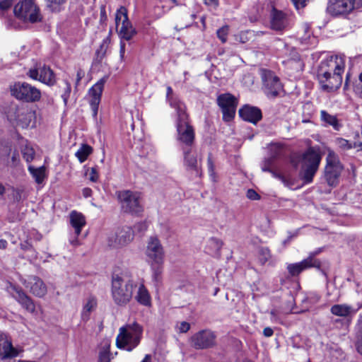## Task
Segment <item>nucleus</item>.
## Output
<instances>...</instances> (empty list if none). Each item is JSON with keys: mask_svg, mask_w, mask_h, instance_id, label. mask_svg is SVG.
<instances>
[{"mask_svg": "<svg viewBox=\"0 0 362 362\" xmlns=\"http://www.w3.org/2000/svg\"><path fill=\"white\" fill-rule=\"evenodd\" d=\"M107 78L105 77L100 79L88 90L87 94L88 101L94 118H96L98 115V106L101 100V96Z\"/></svg>", "mask_w": 362, "mask_h": 362, "instance_id": "f3484780", "label": "nucleus"}, {"mask_svg": "<svg viewBox=\"0 0 362 362\" xmlns=\"http://www.w3.org/2000/svg\"><path fill=\"white\" fill-rule=\"evenodd\" d=\"M274 158L269 157L264 159L262 164V170L264 172H272V166L273 165Z\"/></svg>", "mask_w": 362, "mask_h": 362, "instance_id": "de8ad7c7", "label": "nucleus"}, {"mask_svg": "<svg viewBox=\"0 0 362 362\" xmlns=\"http://www.w3.org/2000/svg\"><path fill=\"white\" fill-rule=\"evenodd\" d=\"M87 175H88V179L93 182L98 181L99 175L96 168L93 167L87 170Z\"/></svg>", "mask_w": 362, "mask_h": 362, "instance_id": "09e8293b", "label": "nucleus"}, {"mask_svg": "<svg viewBox=\"0 0 362 362\" xmlns=\"http://www.w3.org/2000/svg\"><path fill=\"white\" fill-rule=\"evenodd\" d=\"M110 44V37L109 36L106 37L105 39L103 40L100 47L96 51V54L98 58H100V59H102L105 57L107 49L109 48Z\"/></svg>", "mask_w": 362, "mask_h": 362, "instance_id": "e433bc0d", "label": "nucleus"}, {"mask_svg": "<svg viewBox=\"0 0 362 362\" xmlns=\"http://www.w3.org/2000/svg\"><path fill=\"white\" fill-rule=\"evenodd\" d=\"M217 103L223 112V120L230 121L235 115L238 105L237 98L230 93H223L218 96Z\"/></svg>", "mask_w": 362, "mask_h": 362, "instance_id": "4468645a", "label": "nucleus"}, {"mask_svg": "<svg viewBox=\"0 0 362 362\" xmlns=\"http://www.w3.org/2000/svg\"><path fill=\"white\" fill-rule=\"evenodd\" d=\"M320 118L323 122L332 126L335 130L339 129L341 125L335 115H329L325 110H321Z\"/></svg>", "mask_w": 362, "mask_h": 362, "instance_id": "473e14b6", "label": "nucleus"}, {"mask_svg": "<svg viewBox=\"0 0 362 362\" xmlns=\"http://www.w3.org/2000/svg\"><path fill=\"white\" fill-rule=\"evenodd\" d=\"M271 28L276 31H282L288 26V19L281 11L273 8L271 14Z\"/></svg>", "mask_w": 362, "mask_h": 362, "instance_id": "a878e982", "label": "nucleus"}, {"mask_svg": "<svg viewBox=\"0 0 362 362\" xmlns=\"http://www.w3.org/2000/svg\"><path fill=\"white\" fill-rule=\"evenodd\" d=\"M291 1L293 3V4L296 6V8L297 9H299V8L305 7L306 4H307V2L309 0H291Z\"/></svg>", "mask_w": 362, "mask_h": 362, "instance_id": "13d9d810", "label": "nucleus"}, {"mask_svg": "<svg viewBox=\"0 0 362 362\" xmlns=\"http://www.w3.org/2000/svg\"><path fill=\"white\" fill-rule=\"evenodd\" d=\"M47 3V6L52 9L55 8V6H59L64 4L66 0H45Z\"/></svg>", "mask_w": 362, "mask_h": 362, "instance_id": "864d4df0", "label": "nucleus"}, {"mask_svg": "<svg viewBox=\"0 0 362 362\" xmlns=\"http://www.w3.org/2000/svg\"><path fill=\"white\" fill-rule=\"evenodd\" d=\"M125 53V44L124 42H120V49H119V54L121 59H123Z\"/></svg>", "mask_w": 362, "mask_h": 362, "instance_id": "e2e57ef3", "label": "nucleus"}, {"mask_svg": "<svg viewBox=\"0 0 362 362\" xmlns=\"http://www.w3.org/2000/svg\"><path fill=\"white\" fill-rule=\"evenodd\" d=\"M274 334V332H273V329L270 327H265L264 329H263V334L266 337H272Z\"/></svg>", "mask_w": 362, "mask_h": 362, "instance_id": "052dcab7", "label": "nucleus"}, {"mask_svg": "<svg viewBox=\"0 0 362 362\" xmlns=\"http://www.w3.org/2000/svg\"><path fill=\"white\" fill-rule=\"evenodd\" d=\"M11 0H2L0 1V9L1 11H6L12 6Z\"/></svg>", "mask_w": 362, "mask_h": 362, "instance_id": "603ef678", "label": "nucleus"}, {"mask_svg": "<svg viewBox=\"0 0 362 362\" xmlns=\"http://www.w3.org/2000/svg\"><path fill=\"white\" fill-rule=\"evenodd\" d=\"M97 307V300L95 297L90 296L87 299V301L83 305L81 313V317L83 320L87 321L89 319L90 313L93 311Z\"/></svg>", "mask_w": 362, "mask_h": 362, "instance_id": "2f4dec72", "label": "nucleus"}, {"mask_svg": "<svg viewBox=\"0 0 362 362\" xmlns=\"http://www.w3.org/2000/svg\"><path fill=\"white\" fill-rule=\"evenodd\" d=\"M135 291V300L142 305L150 306L151 304V298L144 284L136 281V288Z\"/></svg>", "mask_w": 362, "mask_h": 362, "instance_id": "c85d7f7f", "label": "nucleus"}, {"mask_svg": "<svg viewBox=\"0 0 362 362\" xmlns=\"http://www.w3.org/2000/svg\"><path fill=\"white\" fill-rule=\"evenodd\" d=\"M134 239V232L129 227L125 226L117 230L115 234L110 238V245L122 247L129 244Z\"/></svg>", "mask_w": 362, "mask_h": 362, "instance_id": "4be33fe9", "label": "nucleus"}, {"mask_svg": "<svg viewBox=\"0 0 362 362\" xmlns=\"http://www.w3.org/2000/svg\"><path fill=\"white\" fill-rule=\"evenodd\" d=\"M7 246V242L5 240H0V249H5Z\"/></svg>", "mask_w": 362, "mask_h": 362, "instance_id": "338daca9", "label": "nucleus"}, {"mask_svg": "<svg viewBox=\"0 0 362 362\" xmlns=\"http://www.w3.org/2000/svg\"><path fill=\"white\" fill-rule=\"evenodd\" d=\"M27 75L32 79L39 81L49 86L56 83V76L54 71L46 65H40L35 68L30 69Z\"/></svg>", "mask_w": 362, "mask_h": 362, "instance_id": "dca6fc26", "label": "nucleus"}, {"mask_svg": "<svg viewBox=\"0 0 362 362\" xmlns=\"http://www.w3.org/2000/svg\"><path fill=\"white\" fill-rule=\"evenodd\" d=\"M264 93L269 98L276 97L282 89L279 78L270 71H264L262 74Z\"/></svg>", "mask_w": 362, "mask_h": 362, "instance_id": "6ab92c4d", "label": "nucleus"}, {"mask_svg": "<svg viewBox=\"0 0 362 362\" xmlns=\"http://www.w3.org/2000/svg\"><path fill=\"white\" fill-rule=\"evenodd\" d=\"M84 76H85V71L81 68L78 69V70L76 71V83H75L76 88L78 86L81 80Z\"/></svg>", "mask_w": 362, "mask_h": 362, "instance_id": "6e6d98bb", "label": "nucleus"}, {"mask_svg": "<svg viewBox=\"0 0 362 362\" xmlns=\"http://www.w3.org/2000/svg\"><path fill=\"white\" fill-rule=\"evenodd\" d=\"M269 151L271 156L273 158H276L279 156L283 151V146L280 144H274L270 146Z\"/></svg>", "mask_w": 362, "mask_h": 362, "instance_id": "37998d69", "label": "nucleus"}, {"mask_svg": "<svg viewBox=\"0 0 362 362\" xmlns=\"http://www.w3.org/2000/svg\"><path fill=\"white\" fill-rule=\"evenodd\" d=\"M239 115L243 120L254 124H256L262 118L261 110L249 105H245L239 110Z\"/></svg>", "mask_w": 362, "mask_h": 362, "instance_id": "393cba45", "label": "nucleus"}, {"mask_svg": "<svg viewBox=\"0 0 362 362\" xmlns=\"http://www.w3.org/2000/svg\"><path fill=\"white\" fill-rule=\"evenodd\" d=\"M10 90L13 97L27 103H35L41 98L40 90L26 82H16Z\"/></svg>", "mask_w": 362, "mask_h": 362, "instance_id": "0eeeda50", "label": "nucleus"}, {"mask_svg": "<svg viewBox=\"0 0 362 362\" xmlns=\"http://www.w3.org/2000/svg\"><path fill=\"white\" fill-rule=\"evenodd\" d=\"M355 0H329L327 10L332 16L349 13L354 9Z\"/></svg>", "mask_w": 362, "mask_h": 362, "instance_id": "aec40b11", "label": "nucleus"}, {"mask_svg": "<svg viewBox=\"0 0 362 362\" xmlns=\"http://www.w3.org/2000/svg\"><path fill=\"white\" fill-rule=\"evenodd\" d=\"M62 93L61 96L63 99L64 104L66 105L71 90V84L67 80H64L63 86L62 87Z\"/></svg>", "mask_w": 362, "mask_h": 362, "instance_id": "4c0bfd02", "label": "nucleus"}, {"mask_svg": "<svg viewBox=\"0 0 362 362\" xmlns=\"http://www.w3.org/2000/svg\"><path fill=\"white\" fill-rule=\"evenodd\" d=\"M190 329V325L189 323L187 322H180V325L178 326V329L180 332L181 333H185Z\"/></svg>", "mask_w": 362, "mask_h": 362, "instance_id": "4d7b16f0", "label": "nucleus"}, {"mask_svg": "<svg viewBox=\"0 0 362 362\" xmlns=\"http://www.w3.org/2000/svg\"><path fill=\"white\" fill-rule=\"evenodd\" d=\"M361 308L362 303H358L356 308L347 304H335L331 307L330 312L338 317H349L355 315Z\"/></svg>", "mask_w": 362, "mask_h": 362, "instance_id": "bb28decb", "label": "nucleus"}, {"mask_svg": "<svg viewBox=\"0 0 362 362\" xmlns=\"http://www.w3.org/2000/svg\"><path fill=\"white\" fill-rule=\"evenodd\" d=\"M206 5L216 8L218 6V0H204Z\"/></svg>", "mask_w": 362, "mask_h": 362, "instance_id": "bf43d9fd", "label": "nucleus"}, {"mask_svg": "<svg viewBox=\"0 0 362 362\" xmlns=\"http://www.w3.org/2000/svg\"><path fill=\"white\" fill-rule=\"evenodd\" d=\"M207 166L209 175L213 176L214 174V165L211 158V155H209L207 158Z\"/></svg>", "mask_w": 362, "mask_h": 362, "instance_id": "5fc2aeb1", "label": "nucleus"}, {"mask_svg": "<svg viewBox=\"0 0 362 362\" xmlns=\"http://www.w3.org/2000/svg\"><path fill=\"white\" fill-rule=\"evenodd\" d=\"M177 141L181 147L194 145L195 132L189 124L186 110L177 112Z\"/></svg>", "mask_w": 362, "mask_h": 362, "instance_id": "39448f33", "label": "nucleus"}, {"mask_svg": "<svg viewBox=\"0 0 362 362\" xmlns=\"http://www.w3.org/2000/svg\"><path fill=\"white\" fill-rule=\"evenodd\" d=\"M335 144L339 148L344 151L349 150L354 147V145H353L349 141L343 138L336 139Z\"/></svg>", "mask_w": 362, "mask_h": 362, "instance_id": "a19ab883", "label": "nucleus"}, {"mask_svg": "<svg viewBox=\"0 0 362 362\" xmlns=\"http://www.w3.org/2000/svg\"><path fill=\"white\" fill-rule=\"evenodd\" d=\"M356 349L358 353L362 355V323L360 325L356 341Z\"/></svg>", "mask_w": 362, "mask_h": 362, "instance_id": "a18cd8bd", "label": "nucleus"}, {"mask_svg": "<svg viewBox=\"0 0 362 362\" xmlns=\"http://www.w3.org/2000/svg\"><path fill=\"white\" fill-rule=\"evenodd\" d=\"M183 156V164L187 170L193 171L197 176H201V158L193 146L181 147Z\"/></svg>", "mask_w": 362, "mask_h": 362, "instance_id": "f8f14e48", "label": "nucleus"}, {"mask_svg": "<svg viewBox=\"0 0 362 362\" xmlns=\"http://www.w3.org/2000/svg\"><path fill=\"white\" fill-rule=\"evenodd\" d=\"M320 252V250L311 252L309 257L300 262L289 264L287 266L288 273L293 276H298L303 271L311 267H320V262L314 257Z\"/></svg>", "mask_w": 362, "mask_h": 362, "instance_id": "a211bd4d", "label": "nucleus"}, {"mask_svg": "<svg viewBox=\"0 0 362 362\" xmlns=\"http://www.w3.org/2000/svg\"><path fill=\"white\" fill-rule=\"evenodd\" d=\"M223 246V242L216 238H211L208 240L205 250L212 256L218 255Z\"/></svg>", "mask_w": 362, "mask_h": 362, "instance_id": "7c9ffc66", "label": "nucleus"}, {"mask_svg": "<svg viewBox=\"0 0 362 362\" xmlns=\"http://www.w3.org/2000/svg\"><path fill=\"white\" fill-rule=\"evenodd\" d=\"M16 17L30 23H36L42 20L40 9L33 0H23L18 2L13 9Z\"/></svg>", "mask_w": 362, "mask_h": 362, "instance_id": "6e6552de", "label": "nucleus"}, {"mask_svg": "<svg viewBox=\"0 0 362 362\" xmlns=\"http://www.w3.org/2000/svg\"><path fill=\"white\" fill-rule=\"evenodd\" d=\"M246 197L251 200H259L260 199V196L252 189H247Z\"/></svg>", "mask_w": 362, "mask_h": 362, "instance_id": "3c124183", "label": "nucleus"}, {"mask_svg": "<svg viewBox=\"0 0 362 362\" xmlns=\"http://www.w3.org/2000/svg\"><path fill=\"white\" fill-rule=\"evenodd\" d=\"M93 148L88 144H83L76 152L75 156L77 157L80 163H83L88 156L92 153Z\"/></svg>", "mask_w": 362, "mask_h": 362, "instance_id": "f704fd0d", "label": "nucleus"}, {"mask_svg": "<svg viewBox=\"0 0 362 362\" xmlns=\"http://www.w3.org/2000/svg\"><path fill=\"white\" fill-rule=\"evenodd\" d=\"M345 67L344 56H331L320 62L317 69V78L321 90L333 92L339 89L342 83Z\"/></svg>", "mask_w": 362, "mask_h": 362, "instance_id": "f257e3e1", "label": "nucleus"}, {"mask_svg": "<svg viewBox=\"0 0 362 362\" xmlns=\"http://www.w3.org/2000/svg\"><path fill=\"white\" fill-rule=\"evenodd\" d=\"M26 288L37 297H43L47 293V286L43 281L36 276H30L23 281Z\"/></svg>", "mask_w": 362, "mask_h": 362, "instance_id": "b1692460", "label": "nucleus"}, {"mask_svg": "<svg viewBox=\"0 0 362 362\" xmlns=\"http://www.w3.org/2000/svg\"><path fill=\"white\" fill-rule=\"evenodd\" d=\"M78 235H76L75 234V236L74 238H71L69 239V243L71 245L73 246H78L80 245V242L78 240Z\"/></svg>", "mask_w": 362, "mask_h": 362, "instance_id": "680f3d73", "label": "nucleus"}, {"mask_svg": "<svg viewBox=\"0 0 362 362\" xmlns=\"http://www.w3.org/2000/svg\"><path fill=\"white\" fill-rule=\"evenodd\" d=\"M151 359H152L151 355L146 354L144 356V359L141 361V362H151Z\"/></svg>", "mask_w": 362, "mask_h": 362, "instance_id": "774afa93", "label": "nucleus"}, {"mask_svg": "<svg viewBox=\"0 0 362 362\" xmlns=\"http://www.w3.org/2000/svg\"><path fill=\"white\" fill-rule=\"evenodd\" d=\"M118 199L124 211L131 214H139L142 211V207L140 204V193L130 190H123L119 192Z\"/></svg>", "mask_w": 362, "mask_h": 362, "instance_id": "9d476101", "label": "nucleus"}, {"mask_svg": "<svg viewBox=\"0 0 362 362\" xmlns=\"http://www.w3.org/2000/svg\"><path fill=\"white\" fill-rule=\"evenodd\" d=\"M13 119L22 128L34 127L36 124V112L27 105L18 106L13 112Z\"/></svg>", "mask_w": 362, "mask_h": 362, "instance_id": "ddd939ff", "label": "nucleus"}, {"mask_svg": "<svg viewBox=\"0 0 362 362\" xmlns=\"http://www.w3.org/2000/svg\"><path fill=\"white\" fill-rule=\"evenodd\" d=\"M151 269L152 271V279L156 283H159L162 279L163 264H154L151 262Z\"/></svg>", "mask_w": 362, "mask_h": 362, "instance_id": "c9c22d12", "label": "nucleus"}, {"mask_svg": "<svg viewBox=\"0 0 362 362\" xmlns=\"http://www.w3.org/2000/svg\"><path fill=\"white\" fill-rule=\"evenodd\" d=\"M142 334L143 327L138 322L127 323L119 329L116 346L118 349L132 351L139 344Z\"/></svg>", "mask_w": 362, "mask_h": 362, "instance_id": "20e7f679", "label": "nucleus"}, {"mask_svg": "<svg viewBox=\"0 0 362 362\" xmlns=\"http://www.w3.org/2000/svg\"><path fill=\"white\" fill-rule=\"evenodd\" d=\"M136 281L127 274H114L111 282V296L118 306H126L132 299Z\"/></svg>", "mask_w": 362, "mask_h": 362, "instance_id": "7ed1b4c3", "label": "nucleus"}, {"mask_svg": "<svg viewBox=\"0 0 362 362\" xmlns=\"http://www.w3.org/2000/svg\"><path fill=\"white\" fill-rule=\"evenodd\" d=\"M217 336L216 333L209 329H202L189 339V346L196 350H204L214 347L216 345Z\"/></svg>", "mask_w": 362, "mask_h": 362, "instance_id": "1a4fd4ad", "label": "nucleus"}, {"mask_svg": "<svg viewBox=\"0 0 362 362\" xmlns=\"http://www.w3.org/2000/svg\"><path fill=\"white\" fill-rule=\"evenodd\" d=\"M145 254L151 262L163 264L164 249L160 240L156 236H151L148 239Z\"/></svg>", "mask_w": 362, "mask_h": 362, "instance_id": "2eb2a0df", "label": "nucleus"}, {"mask_svg": "<svg viewBox=\"0 0 362 362\" xmlns=\"http://www.w3.org/2000/svg\"><path fill=\"white\" fill-rule=\"evenodd\" d=\"M344 169L339 156L331 149L327 150L326 166L325 168V177L327 184L335 187L339 182V178Z\"/></svg>", "mask_w": 362, "mask_h": 362, "instance_id": "423d86ee", "label": "nucleus"}, {"mask_svg": "<svg viewBox=\"0 0 362 362\" xmlns=\"http://www.w3.org/2000/svg\"><path fill=\"white\" fill-rule=\"evenodd\" d=\"M92 190L90 188H84L83 189V194L85 197H88L91 195Z\"/></svg>", "mask_w": 362, "mask_h": 362, "instance_id": "69168bd1", "label": "nucleus"}, {"mask_svg": "<svg viewBox=\"0 0 362 362\" xmlns=\"http://www.w3.org/2000/svg\"><path fill=\"white\" fill-rule=\"evenodd\" d=\"M258 253L259 260L262 264H265L271 257L270 251L267 247H261Z\"/></svg>", "mask_w": 362, "mask_h": 362, "instance_id": "79ce46f5", "label": "nucleus"}, {"mask_svg": "<svg viewBox=\"0 0 362 362\" xmlns=\"http://www.w3.org/2000/svg\"><path fill=\"white\" fill-rule=\"evenodd\" d=\"M270 173H272V175L274 177H276V178L280 179L283 182H284V183L286 184L285 178H284L282 175H279V174H278V173H275V172H274V171H273L272 170V172H270Z\"/></svg>", "mask_w": 362, "mask_h": 362, "instance_id": "0e129e2a", "label": "nucleus"}, {"mask_svg": "<svg viewBox=\"0 0 362 362\" xmlns=\"http://www.w3.org/2000/svg\"><path fill=\"white\" fill-rule=\"evenodd\" d=\"M99 362H110L109 346L103 348L99 353Z\"/></svg>", "mask_w": 362, "mask_h": 362, "instance_id": "49530a36", "label": "nucleus"}, {"mask_svg": "<svg viewBox=\"0 0 362 362\" xmlns=\"http://www.w3.org/2000/svg\"><path fill=\"white\" fill-rule=\"evenodd\" d=\"M166 99L170 107L174 108L177 112L186 110L185 105L173 95V90L170 86L167 87Z\"/></svg>", "mask_w": 362, "mask_h": 362, "instance_id": "c756f323", "label": "nucleus"}, {"mask_svg": "<svg viewBox=\"0 0 362 362\" xmlns=\"http://www.w3.org/2000/svg\"><path fill=\"white\" fill-rule=\"evenodd\" d=\"M28 170L37 183L40 184L43 182L45 177V168L44 166L35 168L30 165L28 166Z\"/></svg>", "mask_w": 362, "mask_h": 362, "instance_id": "72a5a7b5", "label": "nucleus"}, {"mask_svg": "<svg viewBox=\"0 0 362 362\" xmlns=\"http://www.w3.org/2000/svg\"><path fill=\"white\" fill-rule=\"evenodd\" d=\"M69 222L71 227L74 229V233L79 235L82 228L86 226V217L81 212L72 211L69 214Z\"/></svg>", "mask_w": 362, "mask_h": 362, "instance_id": "cd10ccee", "label": "nucleus"}, {"mask_svg": "<svg viewBox=\"0 0 362 362\" xmlns=\"http://www.w3.org/2000/svg\"><path fill=\"white\" fill-rule=\"evenodd\" d=\"M253 36V33L250 30L242 31L235 35V40L244 44L249 42Z\"/></svg>", "mask_w": 362, "mask_h": 362, "instance_id": "ea45409f", "label": "nucleus"}, {"mask_svg": "<svg viewBox=\"0 0 362 362\" xmlns=\"http://www.w3.org/2000/svg\"><path fill=\"white\" fill-rule=\"evenodd\" d=\"M6 289L12 296L28 312L33 313L35 310V306L33 300L28 296L25 292L19 287L9 284Z\"/></svg>", "mask_w": 362, "mask_h": 362, "instance_id": "412c9836", "label": "nucleus"}, {"mask_svg": "<svg viewBox=\"0 0 362 362\" xmlns=\"http://www.w3.org/2000/svg\"><path fill=\"white\" fill-rule=\"evenodd\" d=\"M21 151L23 157L26 160V162L30 163L33 160L35 156V151L33 148V147H31L29 145H25L23 147Z\"/></svg>", "mask_w": 362, "mask_h": 362, "instance_id": "58836bf2", "label": "nucleus"}, {"mask_svg": "<svg viewBox=\"0 0 362 362\" xmlns=\"http://www.w3.org/2000/svg\"><path fill=\"white\" fill-rule=\"evenodd\" d=\"M21 351V349L12 345L11 340L6 334L0 333V358L1 359L15 358Z\"/></svg>", "mask_w": 362, "mask_h": 362, "instance_id": "5701e85b", "label": "nucleus"}, {"mask_svg": "<svg viewBox=\"0 0 362 362\" xmlns=\"http://www.w3.org/2000/svg\"><path fill=\"white\" fill-rule=\"evenodd\" d=\"M115 22L119 28V35L121 38L126 40H131L136 31L133 28L132 23L129 21L127 10L124 6H120L116 11Z\"/></svg>", "mask_w": 362, "mask_h": 362, "instance_id": "9b49d317", "label": "nucleus"}, {"mask_svg": "<svg viewBox=\"0 0 362 362\" xmlns=\"http://www.w3.org/2000/svg\"><path fill=\"white\" fill-rule=\"evenodd\" d=\"M321 160L322 156L319 149L310 147L301 155L291 157V163L295 168L300 164V177L304 183L309 184L313 182V177L318 170Z\"/></svg>", "mask_w": 362, "mask_h": 362, "instance_id": "f03ea898", "label": "nucleus"}, {"mask_svg": "<svg viewBox=\"0 0 362 362\" xmlns=\"http://www.w3.org/2000/svg\"><path fill=\"white\" fill-rule=\"evenodd\" d=\"M354 90L358 95L362 97V73L360 74L358 81L355 83Z\"/></svg>", "mask_w": 362, "mask_h": 362, "instance_id": "8fccbe9b", "label": "nucleus"}, {"mask_svg": "<svg viewBox=\"0 0 362 362\" xmlns=\"http://www.w3.org/2000/svg\"><path fill=\"white\" fill-rule=\"evenodd\" d=\"M228 31L229 27L228 25H224L217 30V37L223 43H225L227 41Z\"/></svg>", "mask_w": 362, "mask_h": 362, "instance_id": "c03bdc74", "label": "nucleus"}]
</instances>
